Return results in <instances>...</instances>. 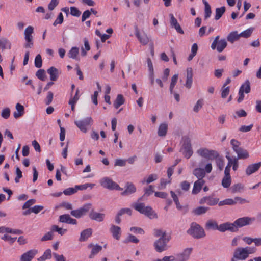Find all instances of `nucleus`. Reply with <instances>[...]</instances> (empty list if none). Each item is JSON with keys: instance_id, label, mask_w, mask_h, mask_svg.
<instances>
[{"instance_id": "obj_53", "label": "nucleus", "mask_w": 261, "mask_h": 261, "mask_svg": "<svg viewBox=\"0 0 261 261\" xmlns=\"http://www.w3.org/2000/svg\"><path fill=\"white\" fill-rule=\"evenodd\" d=\"M36 76L40 80L44 81L45 80V72L44 69H39L36 73Z\"/></svg>"}, {"instance_id": "obj_31", "label": "nucleus", "mask_w": 261, "mask_h": 261, "mask_svg": "<svg viewBox=\"0 0 261 261\" xmlns=\"http://www.w3.org/2000/svg\"><path fill=\"white\" fill-rule=\"evenodd\" d=\"M79 54V49L77 47H73L69 51L68 56L69 58L76 60V61L80 60V58L78 55Z\"/></svg>"}, {"instance_id": "obj_41", "label": "nucleus", "mask_w": 261, "mask_h": 261, "mask_svg": "<svg viewBox=\"0 0 261 261\" xmlns=\"http://www.w3.org/2000/svg\"><path fill=\"white\" fill-rule=\"evenodd\" d=\"M51 257V250L48 249H47L43 253V255L40 257L38 259V261H44L46 259H50Z\"/></svg>"}, {"instance_id": "obj_36", "label": "nucleus", "mask_w": 261, "mask_h": 261, "mask_svg": "<svg viewBox=\"0 0 261 261\" xmlns=\"http://www.w3.org/2000/svg\"><path fill=\"white\" fill-rule=\"evenodd\" d=\"M237 154L238 158L237 159H247L249 156V154L247 150L244 149L242 147L236 152Z\"/></svg>"}, {"instance_id": "obj_25", "label": "nucleus", "mask_w": 261, "mask_h": 261, "mask_svg": "<svg viewBox=\"0 0 261 261\" xmlns=\"http://www.w3.org/2000/svg\"><path fill=\"white\" fill-rule=\"evenodd\" d=\"M145 208L144 212H143V214L151 219L158 218L157 214L152 210L151 207L147 206Z\"/></svg>"}, {"instance_id": "obj_13", "label": "nucleus", "mask_w": 261, "mask_h": 261, "mask_svg": "<svg viewBox=\"0 0 261 261\" xmlns=\"http://www.w3.org/2000/svg\"><path fill=\"white\" fill-rule=\"evenodd\" d=\"M255 220L254 218H250L248 217H244L237 219L234 222L235 226L238 227H242L243 226L249 225L252 222Z\"/></svg>"}, {"instance_id": "obj_35", "label": "nucleus", "mask_w": 261, "mask_h": 261, "mask_svg": "<svg viewBox=\"0 0 261 261\" xmlns=\"http://www.w3.org/2000/svg\"><path fill=\"white\" fill-rule=\"evenodd\" d=\"M203 3L204 5V19H207L212 14V11L210 5L205 0H203Z\"/></svg>"}, {"instance_id": "obj_55", "label": "nucleus", "mask_w": 261, "mask_h": 261, "mask_svg": "<svg viewBox=\"0 0 261 261\" xmlns=\"http://www.w3.org/2000/svg\"><path fill=\"white\" fill-rule=\"evenodd\" d=\"M203 106V99H199L195 104L193 108V111L197 113L199 110Z\"/></svg>"}, {"instance_id": "obj_60", "label": "nucleus", "mask_w": 261, "mask_h": 261, "mask_svg": "<svg viewBox=\"0 0 261 261\" xmlns=\"http://www.w3.org/2000/svg\"><path fill=\"white\" fill-rule=\"evenodd\" d=\"M10 115V110L8 108H5L2 110L1 116L4 119H8Z\"/></svg>"}, {"instance_id": "obj_6", "label": "nucleus", "mask_w": 261, "mask_h": 261, "mask_svg": "<svg viewBox=\"0 0 261 261\" xmlns=\"http://www.w3.org/2000/svg\"><path fill=\"white\" fill-rule=\"evenodd\" d=\"M197 153L201 157L209 160H213L218 157V153L214 150H208L206 148H201L197 150Z\"/></svg>"}, {"instance_id": "obj_18", "label": "nucleus", "mask_w": 261, "mask_h": 261, "mask_svg": "<svg viewBox=\"0 0 261 261\" xmlns=\"http://www.w3.org/2000/svg\"><path fill=\"white\" fill-rule=\"evenodd\" d=\"M37 253V251L35 249L29 250L21 255L20 261H31Z\"/></svg>"}, {"instance_id": "obj_16", "label": "nucleus", "mask_w": 261, "mask_h": 261, "mask_svg": "<svg viewBox=\"0 0 261 261\" xmlns=\"http://www.w3.org/2000/svg\"><path fill=\"white\" fill-rule=\"evenodd\" d=\"M192 248H187L185 249L181 253L177 254L175 257L176 261H187L190 257L192 251Z\"/></svg>"}, {"instance_id": "obj_23", "label": "nucleus", "mask_w": 261, "mask_h": 261, "mask_svg": "<svg viewBox=\"0 0 261 261\" xmlns=\"http://www.w3.org/2000/svg\"><path fill=\"white\" fill-rule=\"evenodd\" d=\"M261 167V162L249 165L246 169L247 175H250L257 171Z\"/></svg>"}, {"instance_id": "obj_39", "label": "nucleus", "mask_w": 261, "mask_h": 261, "mask_svg": "<svg viewBox=\"0 0 261 261\" xmlns=\"http://www.w3.org/2000/svg\"><path fill=\"white\" fill-rule=\"evenodd\" d=\"M226 8L224 6H222L220 8H217L216 9V15L215 19L216 20H219L225 13Z\"/></svg>"}, {"instance_id": "obj_1", "label": "nucleus", "mask_w": 261, "mask_h": 261, "mask_svg": "<svg viewBox=\"0 0 261 261\" xmlns=\"http://www.w3.org/2000/svg\"><path fill=\"white\" fill-rule=\"evenodd\" d=\"M179 151L187 159H189L192 155L193 151L192 148L191 140L188 136L182 137L181 147Z\"/></svg>"}, {"instance_id": "obj_61", "label": "nucleus", "mask_w": 261, "mask_h": 261, "mask_svg": "<svg viewBox=\"0 0 261 261\" xmlns=\"http://www.w3.org/2000/svg\"><path fill=\"white\" fill-rule=\"evenodd\" d=\"M53 231H50L44 234L41 239V241L51 240L53 238Z\"/></svg>"}, {"instance_id": "obj_28", "label": "nucleus", "mask_w": 261, "mask_h": 261, "mask_svg": "<svg viewBox=\"0 0 261 261\" xmlns=\"http://www.w3.org/2000/svg\"><path fill=\"white\" fill-rule=\"evenodd\" d=\"M204 184L203 180H197L196 181L193 186V188L192 191L193 194H197L202 189V186Z\"/></svg>"}, {"instance_id": "obj_44", "label": "nucleus", "mask_w": 261, "mask_h": 261, "mask_svg": "<svg viewBox=\"0 0 261 261\" xmlns=\"http://www.w3.org/2000/svg\"><path fill=\"white\" fill-rule=\"evenodd\" d=\"M216 160V163L217 167L219 168L220 171H222L223 169L224 165V161L222 157L219 156L218 155V157H216L215 158Z\"/></svg>"}, {"instance_id": "obj_8", "label": "nucleus", "mask_w": 261, "mask_h": 261, "mask_svg": "<svg viewBox=\"0 0 261 261\" xmlns=\"http://www.w3.org/2000/svg\"><path fill=\"white\" fill-rule=\"evenodd\" d=\"M34 32V28L32 26L27 27L24 32V39L26 43L24 44L25 48H32L33 46V37L32 34Z\"/></svg>"}, {"instance_id": "obj_64", "label": "nucleus", "mask_w": 261, "mask_h": 261, "mask_svg": "<svg viewBox=\"0 0 261 261\" xmlns=\"http://www.w3.org/2000/svg\"><path fill=\"white\" fill-rule=\"evenodd\" d=\"M58 4V0H51L48 6V9L50 11L53 10Z\"/></svg>"}, {"instance_id": "obj_50", "label": "nucleus", "mask_w": 261, "mask_h": 261, "mask_svg": "<svg viewBox=\"0 0 261 261\" xmlns=\"http://www.w3.org/2000/svg\"><path fill=\"white\" fill-rule=\"evenodd\" d=\"M42 65V60L40 54L37 55L35 59V66L37 68H40Z\"/></svg>"}, {"instance_id": "obj_59", "label": "nucleus", "mask_w": 261, "mask_h": 261, "mask_svg": "<svg viewBox=\"0 0 261 261\" xmlns=\"http://www.w3.org/2000/svg\"><path fill=\"white\" fill-rule=\"evenodd\" d=\"M119 215L122 216L124 214H127L129 216H131L132 214V211L129 208H121L118 212Z\"/></svg>"}, {"instance_id": "obj_57", "label": "nucleus", "mask_w": 261, "mask_h": 261, "mask_svg": "<svg viewBox=\"0 0 261 261\" xmlns=\"http://www.w3.org/2000/svg\"><path fill=\"white\" fill-rule=\"evenodd\" d=\"M158 179V176L156 174H150L146 180L142 181V183L144 184L146 182L147 184H150Z\"/></svg>"}, {"instance_id": "obj_17", "label": "nucleus", "mask_w": 261, "mask_h": 261, "mask_svg": "<svg viewBox=\"0 0 261 261\" xmlns=\"http://www.w3.org/2000/svg\"><path fill=\"white\" fill-rule=\"evenodd\" d=\"M89 217L92 220L101 222L103 221L105 217V214L103 213H97L93 210H92L89 214Z\"/></svg>"}, {"instance_id": "obj_43", "label": "nucleus", "mask_w": 261, "mask_h": 261, "mask_svg": "<svg viewBox=\"0 0 261 261\" xmlns=\"http://www.w3.org/2000/svg\"><path fill=\"white\" fill-rule=\"evenodd\" d=\"M51 231L57 232L59 234H60L61 236L63 235L67 231V229L60 228L58 226L56 225H54L51 226Z\"/></svg>"}, {"instance_id": "obj_62", "label": "nucleus", "mask_w": 261, "mask_h": 261, "mask_svg": "<svg viewBox=\"0 0 261 261\" xmlns=\"http://www.w3.org/2000/svg\"><path fill=\"white\" fill-rule=\"evenodd\" d=\"M63 15L62 13H60L59 14V15L57 17V18L56 19V20L54 21L53 25L54 26H56L58 24H62L63 22Z\"/></svg>"}, {"instance_id": "obj_38", "label": "nucleus", "mask_w": 261, "mask_h": 261, "mask_svg": "<svg viewBox=\"0 0 261 261\" xmlns=\"http://www.w3.org/2000/svg\"><path fill=\"white\" fill-rule=\"evenodd\" d=\"M208 210L209 208L207 207L199 206L193 210V213L196 215H200L205 214Z\"/></svg>"}, {"instance_id": "obj_58", "label": "nucleus", "mask_w": 261, "mask_h": 261, "mask_svg": "<svg viewBox=\"0 0 261 261\" xmlns=\"http://www.w3.org/2000/svg\"><path fill=\"white\" fill-rule=\"evenodd\" d=\"M230 90L229 87H224L223 86L221 89V97L223 98H225L229 94Z\"/></svg>"}, {"instance_id": "obj_22", "label": "nucleus", "mask_w": 261, "mask_h": 261, "mask_svg": "<svg viewBox=\"0 0 261 261\" xmlns=\"http://www.w3.org/2000/svg\"><path fill=\"white\" fill-rule=\"evenodd\" d=\"M170 23L172 27H174L176 31L179 33L183 34L184 33V31L180 27V25L177 22V19L174 17L172 14H170Z\"/></svg>"}, {"instance_id": "obj_11", "label": "nucleus", "mask_w": 261, "mask_h": 261, "mask_svg": "<svg viewBox=\"0 0 261 261\" xmlns=\"http://www.w3.org/2000/svg\"><path fill=\"white\" fill-rule=\"evenodd\" d=\"M250 84L249 80H246L245 83L242 85L239 91V98L237 101L240 103L243 101L244 98V93H249L250 92Z\"/></svg>"}, {"instance_id": "obj_46", "label": "nucleus", "mask_w": 261, "mask_h": 261, "mask_svg": "<svg viewBox=\"0 0 261 261\" xmlns=\"http://www.w3.org/2000/svg\"><path fill=\"white\" fill-rule=\"evenodd\" d=\"M230 144L232 146V149L234 152H236L237 151H238V150L241 148L240 146V143L237 141V140L234 139H231L230 141Z\"/></svg>"}, {"instance_id": "obj_45", "label": "nucleus", "mask_w": 261, "mask_h": 261, "mask_svg": "<svg viewBox=\"0 0 261 261\" xmlns=\"http://www.w3.org/2000/svg\"><path fill=\"white\" fill-rule=\"evenodd\" d=\"M231 183L230 176H224L222 180V185L224 188H228Z\"/></svg>"}, {"instance_id": "obj_32", "label": "nucleus", "mask_w": 261, "mask_h": 261, "mask_svg": "<svg viewBox=\"0 0 261 261\" xmlns=\"http://www.w3.org/2000/svg\"><path fill=\"white\" fill-rule=\"evenodd\" d=\"M193 174L198 178V180H203V178L205 176L204 170L201 168L195 169L193 171Z\"/></svg>"}, {"instance_id": "obj_63", "label": "nucleus", "mask_w": 261, "mask_h": 261, "mask_svg": "<svg viewBox=\"0 0 261 261\" xmlns=\"http://www.w3.org/2000/svg\"><path fill=\"white\" fill-rule=\"evenodd\" d=\"M53 93L51 91H49L48 92L47 95L46 96V98L45 99V104L46 105H49L53 100Z\"/></svg>"}, {"instance_id": "obj_9", "label": "nucleus", "mask_w": 261, "mask_h": 261, "mask_svg": "<svg viewBox=\"0 0 261 261\" xmlns=\"http://www.w3.org/2000/svg\"><path fill=\"white\" fill-rule=\"evenodd\" d=\"M219 36H217L211 44L212 49H217L219 53H221L226 48L227 45V41L225 39L219 40Z\"/></svg>"}, {"instance_id": "obj_52", "label": "nucleus", "mask_w": 261, "mask_h": 261, "mask_svg": "<svg viewBox=\"0 0 261 261\" xmlns=\"http://www.w3.org/2000/svg\"><path fill=\"white\" fill-rule=\"evenodd\" d=\"M126 160L117 159L115 161V166L123 167L126 166Z\"/></svg>"}, {"instance_id": "obj_27", "label": "nucleus", "mask_w": 261, "mask_h": 261, "mask_svg": "<svg viewBox=\"0 0 261 261\" xmlns=\"http://www.w3.org/2000/svg\"><path fill=\"white\" fill-rule=\"evenodd\" d=\"M92 234V229L91 228H87L83 230L80 234L79 241L83 242L86 241L89 237Z\"/></svg>"}, {"instance_id": "obj_42", "label": "nucleus", "mask_w": 261, "mask_h": 261, "mask_svg": "<svg viewBox=\"0 0 261 261\" xmlns=\"http://www.w3.org/2000/svg\"><path fill=\"white\" fill-rule=\"evenodd\" d=\"M153 187L150 185L148 188L145 189L144 194L140 198H139L138 201H141L144 199L145 196H148L151 195L153 192Z\"/></svg>"}, {"instance_id": "obj_4", "label": "nucleus", "mask_w": 261, "mask_h": 261, "mask_svg": "<svg viewBox=\"0 0 261 261\" xmlns=\"http://www.w3.org/2000/svg\"><path fill=\"white\" fill-rule=\"evenodd\" d=\"M170 238L165 237V234L156 240L153 244L155 250L157 252H162L166 250L168 248L167 243L169 241Z\"/></svg>"}, {"instance_id": "obj_51", "label": "nucleus", "mask_w": 261, "mask_h": 261, "mask_svg": "<svg viewBox=\"0 0 261 261\" xmlns=\"http://www.w3.org/2000/svg\"><path fill=\"white\" fill-rule=\"evenodd\" d=\"M244 188V186L240 183H238L234 184L232 187V192L234 193L238 192H240L241 190H243Z\"/></svg>"}, {"instance_id": "obj_34", "label": "nucleus", "mask_w": 261, "mask_h": 261, "mask_svg": "<svg viewBox=\"0 0 261 261\" xmlns=\"http://www.w3.org/2000/svg\"><path fill=\"white\" fill-rule=\"evenodd\" d=\"M125 100L122 94H118L114 102V106L116 109H118L119 107L124 103Z\"/></svg>"}, {"instance_id": "obj_3", "label": "nucleus", "mask_w": 261, "mask_h": 261, "mask_svg": "<svg viewBox=\"0 0 261 261\" xmlns=\"http://www.w3.org/2000/svg\"><path fill=\"white\" fill-rule=\"evenodd\" d=\"M187 233L196 239L203 238L205 233L203 228L195 222H192L190 228L187 230Z\"/></svg>"}, {"instance_id": "obj_12", "label": "nucleus", "mask_w": 261, "mask_h": 261, "mask_svg": "<svg viewBox=\"0 0 261 261\" xmlns=\"http://www.w3.org/2000/svg\"><path fill=\"white\" fill-rule=\"evenodd\" d=\"M134 29L135 36L137 37L139 42L143 45L147 44L149 42V38L148 36L145 33L141 34L137 25H135Z\"/></svg>"}, {"instance_id": "obj_10", "label": "nucleus", "mask_w": 261, "mask_h": 261, "mask_svg": "<svg viewBox=\"0 0 261 261\" xmlns=\"http://www.w3.org/2000/svg\"><path fill=\"white\" fill-rule=\"evenodd\" d=\"M92 122L91 117H89L84 120L75 121L74 123L82 132L86 133L87 130V127L90 126Z\"/></svg>"}, {"instance_id": "obj_29", "label": "nucleus", "mask_w": 261, "mask_h": 261, "mask_svg": "<svg viewBox=\"0 0 261 261\" xmlns=\"http://www.w3.org/2000/svg\"><path fill=\"white\" fill-rule=\"evenodd\" d=\"M47 73L50 75V79L52 81H55L58 78V70L53 66L47 69Z\"/></svg>"}, {"instance_id": "obj_24", "label": "nucleus", "mask_w": 261, "mask_h": 261, "mask_svg": "<svg viewBox=\"0 0 261 261\" xmlns=\"http://www.w3.org/2000/svg\"><path fill=\"white\" fill-rule=\"evenodd\" d=\"M219 227L217 221L215 220L210 219L207 221L205 223V227L206 230H218Z\"/></svg>"}, {"instance_id": "obj_30", "label": "nucleus", "mask_w": 261, "mask_h": 261, "mask_svg": "<svg viewBox=\"0 0 261 261\" xmlns=\"http://www.w3.org/2000/svg\"><path fill=\"white\" fill-rule=\"evenodd\" d=\"M110 231L115 239L117 240L120 239L121 234V229L120 227L112 225L110 228Z\"/></svg>"}, {"instance_id": "obj_26", "label": "nucleus", "mask_w": 261, "mask_h": 261, "mask_svg": "<svg viewBox=\"0 0 261 261\" xmlns=\"http://www.w3.org/2000/svg\"><path fill=\"white\" fill-rule=\"evenodd\" d=\"M145 208L144 212H143V214L151 219L158 218L157 214L152 210L151 207L147 206Z\"/></svg>"}, {"instance_id": "obj_54", "label": "nucleus", "mask_w": 261, "mask_h": 261, "mask_svg": "<svg viewBox=\"0 0 261 261\" xmlns=\"http://www.w3.org/2000/svg\"><path fill=\"white\" fill-rule=\"evenodd\" d=\"M70 14L73 16L79 17L81 14V12L77 8L75 7H71Z\"/></svg>"}, {"instance_id": "obj_20", "label": "nucleus", "mask_w": 261, "mask_h": 261, "mask_svg": "<svg viewBox=\"0 0 261 261\" xmlns=\"http://www.w3.org/2000/svg\"><path fill=\"white\" fill-rule=\"evenodd\" d=\"M88 248L91 249L90 254L89 255V258L92 259L97 254L102 250V246L96 244H90L88 245Z\"/></svg>"}, {"instance_id": "obj_19", "label": "nucleus", "mask_w": 261, "mask_h": 261, "mask_svg": "<svg viewBox=\"0 0 261 261\" xmlns=\"http://www.w3.org/2000/svg\"><path fill=\"white\" fill-rule=\"evenodd\" d=\"M219 202V199L213 198L211 196H205L202 198L200 201V204H203L206 203L208 205L213 206L217 204Z\"/></svg>"}, {"instance_id": "obj_21", "label": "nucleus", "mask_w": 261, "mask_h": 261, "mask_svg": "<svg viewBox=\"0 0 261 261\" xmlns=\"http://www.w3.org/2000/svg\"><path fill=\"white\" fill-rule=\"evenodd\" d=\"M193 83V70L191 67H189L187 69V75H186V82L185 86L190 89Z\"/></svg>"}, {"instance_id": "obj_47", "label": "nucleus", "mask_w": 261, "mask_h": 261, "mask_svg": "<svg viewBox=\"0 0 261 261\" xmlns=\"http://www.w3.org/2000/svg\"><path fill=\"white\" fill-rule=\"evenodd\" d=\"M94 186H95V185L94 184L87 183V184H85L82 185L76 186L75 187V189H76V191H77L78 190H86L88 187H90L91 189H92Z\"/></svg>"}, {"instance_id": "obj_14", "label": "nucleus", "mask_w": 261, "mask_h": 261, "mask_svg": "<svg viewBox=\"0 0 261 261\" xmlns=\"http://www.w3.org/2000/svg\"><path fill=\"white\" fill-rule=\"evenodd\" d=\"M219 228V231L222 232H224L227 230H229L231 232H236L238 230L237 227L235 226V224L230 222H226L220 224Z\"/></svg>"}, {"instance_id": "obj_33", "label": "nucleus", "mask_w": 261, "mask_h": 261, "mask_svg": "<svg viewBox=\"0 0 261 261\" xmlns=\"http://www.w3.org/2000/svg\"><path fill=\"white\" fill-rule=\"evenodd\" d=\"M168 129V125L166 123H162L160 125L158 130V135L160 137H164L166 135Z\"/></svg>"}, {"instance_id": "obj_5", "label": "nucleus", "mask_w": 261, "mask_h": 261, "mask_svg": "<svg viewBox=\"0 0 261 261\" xmlns=\"http://www.w3.org/2000/svg\"><path fill=\"white\" fill-rule=\"evenodd\" d=\"M100 183L101 186L109 190H116L119 191H123V188L120 187L119 186L116 182L113 181L111 179H110L109 177H106L102 178L100 180Z\"/></svg>"}, {"instance_id": "obj_48", "label": "nucleus", "mask_w": 261, "mask_h": 261, "mask_svg": "<svg viewBox=\"0 0 261 261\" xmlns=\"http://www.w3.org/2000/svg\"><path fill=\"white\" fill-rule=\"evenodd\" d=\"M70 216L68 214H64L60 216L59 221L62 223H65L69 224L70 219Z\"/></svg>"}, {"instance_id": "obj_2", "label": "nucleus", "mask_w": 261, "mask_h": 261, "mask_svg": "<svg viewBox=\"0 0 261 261\" xmlns=\"http://www.w3.org/2000/svg\"><path fill=\"white\" fill-rule=\"evenodd\" d=\"M255 249L249 246L246 247H238L234 250L235 258L238 257L240 260H244L247 259L249 254L254 253Z\"/></svg>"}, {"instance_id": "obj_56", "label": "nucleus", "mask_w": 261, "mask_h": 261, "mask_svg": "<svg viewBox=\"0 0 261 261\" xmlns=\"http://www.w3.org/2000/svg\"><path fill=\"white\" fill-rule=\"evenodd\" d=\"M0 44L1 48L4 49L7 47V45L8 44V48H10L11 44L8 42L6 38H2L0 40Z\"/></svg>"}, {"instance_id": "obj_40", "label": "nucleus", "mask_w": 261, "mask_h": 261, "mask_svg": "<svg viewBox=\"0 0 261 261\" xmlns=\"http://www.w3.org/2000/svg\"><path fill=\"white\" fill-rule=\"evenodd\" d=\"M133 207L134 208L135 210L142 214L143 212H144L145 211V208L146 207L144 203H134L133 205Z\"/></svg>"}, {"instance_id": "obj_7", "label": "nucleus", "mask_w": 261, "mask_h": 261, "mask_svg": "<svg viewBox=\"0 0 261 261\" xmlns=\"http://www.w3.org/2000/svg\"><path fill=\"white\" fill-rule=\"evenodd\" d=\"M91 208V204L87 203L79 209L71 211V215L76 218H80L85 216Z\"/></svg>"}, {"instance_id": "obj_37", "label": "nucleus", "mask_w": 261, "mask_h": 261, "mask_svg": "<svg viewBox=\"0 0 261 261\" xmlns=\"http://www.w3.org/2000/svg\"><path fill=\"white\" fill-rule=\"evenodd\" d=\"M240 37V34L238 33L237 31L231 32L227 36V40L231 43H233L234 41L239 39Z\"/></svg>"}, {"instance_id": "obj_49", "label": "nucleus", "mask_w": 261, "mask_h": 261, "mask_svg": "<svg viewBox=\"0 0 261 261\" xmlns=\"http://www.w3.org/2000/svg\"><path fill=\"white\" fill-rule=\"evenodd\" d=\"M16 237H12L7 234H5L1 237L2 240L9 241L10 244H13L16 241Z\"/></svg>"}, {"instance_id": "obj_15", "label": "nucleus", "mask_w": 261, "mask_h": 261, "mask_svg": "<svg viewBox=\"0 0 261 261\" xmlns=\"http://www.w3.org/2000/svg\"><path fill=\"white\" fill-rule=\"evenodd\" d=\"M137 191L135 186L130 182H127L125 185V190L121 193L122 196H128L135 193Z\"/></svg>"}]
</instances>
